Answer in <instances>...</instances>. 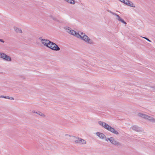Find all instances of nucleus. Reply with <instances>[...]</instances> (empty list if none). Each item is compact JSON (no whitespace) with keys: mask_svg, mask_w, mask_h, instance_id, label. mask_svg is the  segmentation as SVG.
I'll return each mask as SVG.
<instances>
[{"mask_svg":"<svg viewBox=\"0 0 155 155\" xmlns=\"http://www.w3.org/2000/svg\"><path fill=\"white\" fill-rule=\"evenodd\" d=\"M39 39L44 46L53 50L58 51L60 50V48L56 44L49 40L43 39L42 37H40Z\"/></svg>","mask_w":155,"mask_h":155,"instance_id":"f257e3e1","label":"nucleus"},{"mask_svg":"<svg viewBox=\"0 0 155 155\" xmlns=\"http://www.w3.org/2000/svg\"><path fill=\"white\" fill-rule=\"evenodd\" d=\"M76 37L80 38L86 44L92 45L94 44V42L88 36L83 32H80L76 35Z\"/></svg>","mask_w":155,"mask_h":155,"instance_id":"f03ea898","label":"nucleus"},{"mask_svg":"<svg viewBox=\"0 0 155 155\" xmlns=\"http://www.w3.org/2000/svg\"><path fill=\"white\" fill-rule=\"evenodd\" d=\"M98 123L100 125L113 134L116 135H118L119 134L118 132L115 130L114 128L112 127L105 122L99 121Z\"/></svg>","mask_w":155,"mask_h":155,"instance_id":"7ed1b4c3","label":"nucleus"},{"mask_svg":"<svg viewBox=\"0 0 155 155\" xmlns=\"http://www.w3.org/2000/svg\"><path fill=\"white\" fill-rule=\"evenodd\" d=\"M65 135L68 138L69 137H71L70 140H73L75 143L80 145H84L86 144L87 143L86 140L79 137H76L68 134H66Z\"/></svg>","mask_w":155,"mask_h":155,"instance_id":"20e7f679","label":"nucleus"},{"mask_svg":"<svg viewBox=\"0 0 155 155\" xmlns=\"http://www.w3.org/2000/svg\"><path fill=\"white\" fill-rule=\"evenodd\" d=\"M106 141L107 142L109 141L111 144L115 146L120 147L122 145L121 143L119 142L114 138L112 137H107V139H106Z\"/></svg>","mask_w":155,"mask_h":155,"instance_id":"39448f33","label":"nucleus"},{"mask_svg":"<svg viewBox=\"0 0 155 155\" xmlns=\"http://www.w3.org/2000/svg\"><path fill=\"white\" fill-rule=\"evenodd\" d=\"M64 28L67 32L71 35H74L76 37V34H78L69 27H65Z\"/></svg>","mask_w":155,"mask_h":155,"instance_id":"423d86ee","label":"nucleus"},{"mask_svg":"<svg viewBox=\"0 0 155 155\" xmlns=\"http://www.w3.org/2000/svg\"><path fill=\"white\" fill-rule=\"evenodd\" d=\"M96 135L101 139L104 140H106V139L107 138L106 136L103 133L99 132H97L96 133Z\"/></svg>","mask_w":155,"mask_h":155,"instance_id":"0eeeda50","label":"nucleus"},{"mask_svg":"<svg viewBox=\"0 0 155 155\" xmlns=\"http://www.w3.org/2000/svg\"><path fill=\"white\" fill-rule=\"evenodd\" d=\"M133 130L137 132H140L141 131V129L136 125H134L131 128Z\"/></svg>","mask_w":155,"mask_h":155,"instance_id":"6e6552de","label":"nucleus"},{"mask_svg":"<svg viewBox=\"0 0 155 155\" xmlns=\"http://www.w3.org/2000/svg\"><path fill=\"white\" fill-rule=\"evenodd\" d=\"M108 12H109L110 13L112 14L113 15L116 16V19H117L118 21H120L121 22V21L123 19H122L120 17L119 15L117 14H116L112 12L111 11H108Z\"/></svg>","mask_w":155,"mask_h":155,"instance_id":"1a4fd4ad","label":"nucleus"},{"mask_svg":"<svg viewBox=\"0 0 155 155\" xmlns=\"http://www.w3.org/2000/svg\"><path fill=\"white\" fill-rule=\"evenodd\" d=\"M146 120H147L152 123H155V118L150 116L147 115Z\"/></svg>","mask_w":155,"mask_h":155,"instance_id":"9d476101","label":"nucleus"},{"mask_svg":"<svg viewBox=\"0 0 155 155\" xmlns=\"http://www.w3.org/2000/svg\"><path fill=\"white\" fill-rule=\"evenodd\" d=\"M3 59L5 60L8 61H12L11 58L8 55H6L5 54V55H4V57L3 58Z\"/></svg>","mask_w":155,"mask_h":155,"instance_id":"9b49d317","label":"nucleus"},{"mask_svg":"<svg viewBox=\"0 0 155 155\" xmlns=\"http://www.w3.org/2000/svg\"><path fill=\"white\" fill-rule=\"evenodd\" d=\"M126 5L130 7L134 8L135 7V5L133 4L129 0H128V1H127V3H126Z\"/></svg>","mask_w":155,"mask_h":155,"instance_id":"f8f14e48","label":"nucleus"},{"mask_svg":"<svg viewBox=\"0 0 155 155\" xmlns=\"http://www.w3.org/2000/svg\"><path fill=\"white\" fill-rule=\"evenodd\" d=\"M138 115L139 117H140L141 118H143L146 119L147 116V115L144 114H143L142 113H139L138 114Z\"/></svg>","mask_w":155,"mask_h":155,"instance_id":"ddd939ff","label":"nucleus"},{"mask_svg":"<svg viewBox=\"0 0 155 155\" xmlns=\"http://www.w3.org/2000/svg\"><path fill=\"white\" fill-rule=\"evenodd\" d=\"M32 112L37 114H38L42 117H45V115L44 114L39 111L35 112V111H33Z\"/></svg>","mask_w":155,"mask_h":155,"instance_id":"4468645a","label":"nucleus"},{"mask_svg":"<svg viewBox=\"0 0 155 155\" xmlns=\"http://www.w3.org/2000/svg\"><path fill=\"white\" fill-rule=\"evenodd\" d=\"M68 3L74 5L75 3V1L74 0H64Z\"/></svg>","mask_w":155,"mask_h":155,"instance_id":"2eb2a0df","label":"nucleus"},{"mask_svg":"<svg viewBox=\"0 0 155 155\" xmlns=\"http://www.w3.org/2000/svg\"><path fill=\"white\" fill-rule=\"evenodd\" d=\"M14 29L15 31L17 33H22V30L20 28H18L16 27H14Z\"/></svg>","mask_w":155,"mask_h":155,"instance_id":"dca6fc26","label":"nucleus"},{"mask_svg":"<svg viewBox=\"0 0 155 155\" xmlns=\"http://www.w3.org/2000/svg\"><path fill=\"white\" fill-rule=\"evenodd\" d=\"M49 17L50 18H52L54 21H58V20L56 18H55V17L53 16H52V15H50L49 16Z\"/></svg>","mask_w":155,"mask_h":155,"instance_id":"f3484780","label":"nucleus"},{"mask_svg":"<svg viewBox=\"0 0 155 155\" xmlns=\"http://www.w3.org/2000/svg\"><path fill=\"white\" fill-rule=\"evenodd\" d=\"M5 54L3 53L0 52V58L3 59Z\"/></svg>","mask_w":155,"mask_h":155,"instance_id":"a211bd4d","label":"nucleus"},{"mask_svg":"<svg viewBox=\"0 0 155 155\" xmlns=\"http://www.w3.org/2000/svg\"><path fill=\"white\" fill-rule=\"evenodd\" d=\"M0 98H4L5 99H8L9 98V96L1 95L0 96Z\"/></svg>","mask_w":155,"mask_h":155,"instance_id":"6ab92c4d","label":"nucleus"},{"mask_svg":"<svg viewBox=\"0 0 155 155\" xmlns=\"http://www.w3.org/2000/svg\"><path fill=\"white\" fill-rule=\"evenodd\" d=\"M120 1L126 5V3H127V1H128V0H120Z\"/></svg>","mask_w":155,"mask_h":155,"instance_id":"aec40b11","label":"nucleus"},{"mask_svg":"<svg viewBox=\"0 0 155 155\" xmlns=\"http://www.w3.org/2000/svg\"><path fill=\"white\" fill-rule=\"evenodd\" d=\"M142 37L143 38H144L145 39H146L147 40V41H149L150 42H151V41H150L149 39H148V38H147L146 37Z\"/></svg>","mask_w":155,"mask_h":155,"instance_id":"412c9836","label":"nucleus"},{"mask_svg":"<svg viewBox=\"0 0 155 155\" xmlns=\"http://www.w3.org/2000/svg\"><path fill=\"white\" fill-rule=\"evenodd\" d=\"M121 22L125 25L127 24V23L123 19H122Z\"/></svg>","mask_w":155,"mask_h":155,"instance_id":"4be33fe9","label":"nucleus"},{"mask_svg":"<svg viewBox=\"0 0 155 155\" xmlns=\"http://www.w3.org/2000/svg\"><path fill=\"white\" fill-rule=\"evenodd\" d=\"M8 99H10L11 100H14V98L13 97H9V98Z\"/></svg>","mask_w":155,"mask_h":155,"instance_id":"5701e85b","label":"nucleus"},{"mask_svg":"<svg viewBox=\"0 0 155 155\" xmlns=\"http://www.w3.org/2000/svg\"><path fill=\"white\" fill-rule=\"evenodd\" d=\"M0 41H1L2 42L4 43V40L3 39H0Z\"/></svg>","mask_w":155,"mask_h":155,"instance_id":"b1692460","label":"nucleus"},{"mask_svg":"<svg viewBox=\"0 0 155 155\" xmlns=\"http://www.w3.org/2000/svg\"><path fill=\"white\" fill-rule=\"evenodd\" d=\"M120 1V0H119Z\"/></svg>","mask_w":155,"mask_h":155,"instance_id":"393cba45","label":"nucleus"}]
</instances>
